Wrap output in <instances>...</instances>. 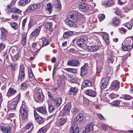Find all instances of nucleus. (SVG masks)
<instances>
[{
	"instance_id": "nucleus-30",
	"label": "nucleus",
	"mask_w": 133,
	"mask_h": 133,
	"mask_svg": "<svg viewBox=\"0 0 133 133\" xmlns=\"http://www.w3.org/2000/svg\"><path fill=\"white\" fill-rule=\"evenodd\" d=\"M36 110L38 112L44 114H45L47 113L45 108L42 107L37 108L36 109Z\"/></svg>"
},
{
	"instance_id": "nucleus-14",
	"label": "nucleus",
	"mask_w": 133,
	"mask_h": 133,
	"mask_svg": "<svg viewBox=\"0 0 133 133\" xmlns=\"http://www.w3.org/2000/svg\"><path fill=\"white\" fill-rule=\"evenodd\" d=\"M79 64V62L77 60H70L67 63V65L70 66H78Z\"/></svg>"
},
{
	"instance_id": "nucleus-45",
	"label": "nucleus",
	"mask_w": 133,
	"mask_h": 133,
	"mask_svg": "<svg viewBox=\"0 0 133 133\" xmlns=\"http://www.w3.org/2000/svg\"><path fill=\"white\" fill-rule=\"evenodd\" d=\"M105 18V16L103 14H99L98 16V18L100 21H102Z\"/></svg>"
},
{
	"instance_id": "nucleus-46",
	"label": "nucleus",
	"mask_w": 133,
	"mask_h": 133,
	"mask_svg": "<svg viewBox=\"0 0 133 133\" xmlns=\"http://www.w3.org/2000/svg\"><path fill=\"white\" fill-rule=\"evenodd\" d=\"M122 101H120L119 100H116L114 101L113 102L112 104L114 106H117L119 104H121Z\"/></svg>"
},
{
	"instance_id": "nucleus-16",
	"label": "nucleus",
	"mask_w": 133,
	"mask_h": 133,
	"mask_svg": "<svg viewBox=\"0 0 133 133\" xmlns=\"http://www.w3.org/2000/svg\"><path fill=\"white\" fill-rule=\"evenodd\" d=\"M94 124L92 122H90L87 124L85 129L87 130V133L92 131L93 130Z\"/></svg>"
},
{
	"instance_id": "nucleus-15",
	"label": "nucleus",
	"mask_w": 133,
	"mask_h": 133,
	"mask_svg": "<svg viewBox=\"0 0 133 133\" xmlns=\"http://www.w3.org/2000/svg\"><path fill=\"white\" fill-rule=\"evenodd\" d=\"M52 100L54 102V104L57 107H59L61 104L62 99L60 98H54L52 97Z\"/></svg>"
},
{
	"instance_id": "nucleus-33",
	"label": "nucleus",
	"mask_w": 133,
	"mask_h": 133,
	"mask_svg": "<svg viewBox=\"0 0 133 133\" xmlns=\"http://www.w3.org/2000/svg\"><path fill=\"white\" fill-rule=\"evenodd\" d=\"M42 40L43 42V44L41 47L46 46L49 44V40L45 37H43L42 39Z\"/></svg>"
},
{
	"instance_id": "nucleus-5",
	"label": "nucleus",
	"mask_w": 133,
	"mask_h": 133,
	"mask_svg": "<svg viewBox=\"0 0 133 133\" xmlns=\"http://www.w3.org/2000/svg\"><path fill=\"white\" fill-rule=\"evenodd\" d=\"M118 51L116 50L113 51L111 53V56L108 58L107 62L108 63H112L115 59H116V55L117 54Z\"/></svg>"
},
{
	"instance_id": "nucleus-8",
	"label": "nucleus",
	"mask_w": 133,
	"mask_h": 133,
	"mask_svg": "<svg viewBox=\"0 0 133 133\" xmlns=\"http://www.w3.org/2000/svg\"><path fill=\"white\" fill-rule=\"evenodd\" d=\"M71 107V104L70 103H69L66 104L63 110L64 115L68 114L69 113Z\"/></svg>"
},
{
	"instance_id": "nucleus-31",
	"label": "nucleus",
	"mask_w": 133,
	"mask_h": 133,
	"mask_svg": "<svg viewBox=\"0 0 133 133\" xmlns=\"http://www.w3.org/2000/svg\"><path fill=\"white\" fill-rule=\"evenodd\" d=\"M53 24L52 22H48L45 25V27L48 29L51 32L52 31L53 29L52 28Z\"/></svg>"
},
{
	"instance_id": "nucleus-40",
	"label": "nucleus",
	"mask_w": 133,
	"mask_h": 133,
	"mask_svg": "<svg viewBox=\"0 0 133 133\" xmlns=\"http://www.w3.org/2000/svg\"><path fill=\"white\" fill-rule=\"evenodd\" d=\"M87 70L86 68L84 67H83L81 68V76H83L85 75L87 73Z\"/></svg>"
},
{
	"instance_id": "nucleus-26",
	"label": "nucleus",
	"mask_w": 133,
	"mask_h": 133,
	"mask_svg": "<svg viewBox=\"0 0 133 133\" xmlns=\"http://www.w3.org/2000/svg\"><path fill=\"white\" fill-rule=\"evenodd\" d=\"M91 85V82L88 80L84 81L82 84V86L84 87L90 86Z\"/></svg>"
},
{
	"instance_id": "nucleus-23",
	"label": "nucleus",
	"mask_w": 133,
	"mask_h": 133,
	"mask_svg": "<svg viewBox=\"0 0 133 133\" xmlns=\"http://www.w3.org/2000/svg\"><path fill=\"white\" fill-rule=\"evenodd\" d=\"M10 11L13 13L11 16L12 18L15 20H16L17 19V8H12L11 9Z\"/></svg>"
},
{
	"instance_id": "nucleus-22",
	"label": "nucleus",
	"mask_w": 133,
	"mask_h": 133,
	"mask_svg": "<svg viewBox=\"0 0 133 133\" xmlns=\"http://www.w3.org/2000/svg\"><path fill=\"white\" fill-rule=\"evenodd\" d=\"M76 123H81L83 120V115L80 114L74 119Z\"/></svg>"
},
{
	"instance_id": "nucleus-62",
	"label": "nucleus",
	"mask_w": 133,
	"mask_h": 133,
	"mask_svg": "<svg viewBox=\"0 0 133 133\" xmlns=\"http://www.w3.org/2000/svg\"><path fill=\"white\" fill-rule=\"evenodd\" d=\"M71 77L68 74H66L65 75V78L66 80H70V79L71 80Z\"/></svg>"
},
{
	"instance_id": "nucleus-51",
	"label": "nucleus",
	"mask_w": 133,
	"mask_h": 133,
	"mask_svg": "<svg viewBox=\"0 0 133 133\" xmlns=\"http://www.w3.org/2000/svg\"><path fill=\"white\" fill-rule=\"evenodd\" d=\"M124 25L129 30L131 29L132 26V25L128 23L125 24Z\"/></svg>"
},
{
	"instance_id": "nucleus-42",
	"label": "nucleus",
	"mask_w": 133,
	"mask_h": 133,
	"mask_svg": "<svg viewBox=\"0 0 133 133\" xmlns=\"http://www.w3.org/2000/svg\"><path fill=\"white\" fill-rule=\"evenodd\" d=\"M27 84L26 82H24L21 84V88L22 89L25 90L27 89Z\"/></svg>"
},
{
	"instance_id": "nucleus-41",
	"label": "nucleus",
	"mask_w": 133,
	"mask_h": 133,
	"mask_svg": "<svg viewBox=\"0 0 133 133\" xmlns=\"http://www.w3.org/2000/svg\"><path fill=\"white\" fill-rule=\"evenodd\" d=\"M66 71L73 73H75L77 72L76 69L71 68H66L65 69Z\"/></svg>"
},
{
	"instance_id": "nucleus-37",
	"label": "nucleus",
	"mask_w": 133,
	"mask_h": 133,
	"mask_svg": "<svg viewBox=\"0 0 133 133\" xmlns=\"http://www.w3.org/2000/svg\"><path fill=\"white\" fill-rule=\"evenodd\" d=\"M103 38L105 41L106 44H109V37L108 34H104L103 36Z\"/></svg>"
},
{
	"instance_id": "nucleus-6",
	"label": "nucleus",
	"mask_w": 133,
	"mask_h": 133,
	"mask_svg": "<svg viewBox=\"0 0 133 133\" xmlns=\"http://www.w3.org/2000/svg\"><path fill=\"white\" fill-rule=\"evenodd\" d=\"M90 6L84 3H82L79 4V10L80 11L83 12H86L88 11L89 10L91 9L89 8Z\"/></svg>"
},
{
	"instance_id": "nucleus-34",
	"label": "nucleus",
	"mask_w": 133,
	"mask_h": 133,
	"mask_svg": "<svg viewBox=\"0 0 133 133\" xmlns=\"http://www.w3.org/2000/svg\"><path fill=\"white\" fill-rule=\"evenodd\" d=\"M16 91L14 90L13 88H10L9 89L7 93V95L8 96L9 95H12L16 93Z\"/></svg>"
},
{
	"instance_id": "nucleus-24",
	"label": "nucleus",
	"mask_w": 133,
	"mask_h": 133,
	"mask_svg": "<svg viewBox=\"0 0 133 133\" xmlns=\"http://www.w3.org/2000/svg\"><path fill=\"white\" fill-rule=\"evenodd\" d=\"M78 91V89L75 87H71L69 91V94L72 95H73L77 92Z\"/></svg>"
},
{
	"instance_id": "nucleus-27",
	"label": "nucleus",
	"mask_w": 133,
	"mask_h": 133,
	"mask_svg": "<svg viewBox=\"0 0 133 133\" xmlns=\"http://www.w3.org/2000/svg\"><path fill=\"white\" fill-rule=\"evenodd\" d=\"M30 1V0H21L18 2V5L20 6H24L28 4Z\"/></svg>"
},
{
	"instance_id": "nucleus-18",
	"label": "nucleus",
	"mask_w": 133,
	"mask_h": 133,
	"mask_svg": "<svg viewBox=\"0 0 133 133\" xmlns=\"http://www.w3.org/2000/svg\"><path fill=\"white\" fill-rule=\"evenodd\" d=\"M1 38L3 40H6L7 38V32L4 29L2 28L1 30Z\"/></svg>"
},
{
	"instance_id": "nucleus-19",
	"label": "nucleus",
	"mask_w": 133,
	"mask_h": 133,
	"mask_svg": "<svg viewBox=\"0 0 133 133\" xmlns=\"http://www.w3.org/2000/svg\"><path fill=\"white\" fill-rule=\"evenodd\" d=\"M85 93L87 95L92 97H95L96 95V91L91 90H87Z\"/></svg>"
},
{
	"instance_id": "nucleus-4",
	"label": "nucleus",
	"mask_w": 133,
	"mask_h": 133,
	"mask_svg": "<svg viewBox=\"0 0 133 133\" xmlns=\"http://www.w3.org/2000/svg\"><path fill=\"white\" fill-rule=\"evenodd\" d=\"M41 7L40 4L38 3L36 4H31L29 5L25 10L26 12H32L36 9H39Z\"/></svg>"
},
{
	"instance_id": "nucleus-61",
	"label": "nucleus",
	"mask_w": 133,
	"mask_h": 133,
	"mask_svg": "<svg viewBox=\"0 0 133 133\" xmlns=\"http://www.w3.org/2000/svg\"><path fill=\"white\" fill-rule=\"evenodd\" d=\"M38 45L39 42H37L35 43H33L32 44V46L33 48H36L37 45Z\"/></svg>"
},
{
	"instance_id": "nucleus-55",
	"label": "nucleus",
	"mask_w": 133,
	"mask_h": 133,
	"mask_svg": "<svg viewBox=\"0 0 133 133\" xmlns=\"http://www.w3.org/2000/svg\"><path fill=\"white\" fill-rule=\"evenodd\" d=\"M126 0H118V4L119 5H121L124 4L126 2Z\"/></svg>"
},
{
	"instance_id": "nucleus-38",
	"label": "nucleus",
	"mask_w": 133,
	"mask_h": 133,
	"mask_svg": "<svg viewBox=\"0 0 133 133\" xmlns=\"http://www.w3.org/2000/svg\"><path fill=\"white\" fill-rule=\"evenodd\" d=\"M48 128L46 126L44 127L39 130L38 132V133H45Z\"/></svg>"
},
{
	"instance_id": "nucleus-56",
	"label": "nucleus",
	"mask_w": 133,
	"mask_h": 133,
	"mask_svg": "<svg viewBox=\"0 0 133 133\" xmlns=\"http://www.w3.org/2000/svg\"><path fill=\"white\" fill-rule=\"evenodd\" d=\"M97 116L98 118L101 120H105V119L103 116L101 114H97Z\"/></svg>"
},
{
	"instance_id": "nucleus-28",
	"label": "nucleus",
	"mask_w": 133,
	"mask_h": 133,
	"mask_svg": "<svg viewBox=\"0 0 133 133\" xmlns=\"http://www.w3.org/2000/svg\"><path fill=\"white\" fill-rule=\"evenodd\" d=\"M53 5L56 8H61V3L59 0L54 1Z\"/></svg>"
},
{
	"instance_id": "nucleus-21",
	"label": "nucleus",
	"mask_w": 133,
	"mask_h": 133,
	"mask_svg": "<svg viewBox=\"0 0 133 133\" xmlns=\"http://www.w3.org/2000/svg\"><path fill=\"white\" fill-rule=\"evenodd\" d=\"M52 6L50 3H48L46 5L45 7V10L47 13L48 14H50L52 10Z\"/></svg>"
},
{
	"instance_id": "nucleus-9",
	"label": "nucleus",
	"mask_w": 133,
	"mask_h": 133,
	"mask_svg": "<svg viewBox=\"0 0 133 133\" xmlns=\"http://www.w3.org/2000/svg\"><path fill=\"white\" fill-rule=\"evenodd\" d=\"M79 128L76 124H73L70 129V133H78Z\"/></svg>"
},
{
	"instance_id": "nucleus-53",
	"label": "nucleus",
	"mask_w": 133,
	"mask_h": 133,
	"mask_svg": "<svg viewBox=\"0 0 133 133\" xmlns=\"http://www.w3.org/2000/svg\"><path fill=\"white\" fill-rule=\"evenodd\" d=\"M123 98L126 100H129L131 98V96L129 95H125L123 96Z\"/></svg>"
},
{
	"instance_id": "nucleus-32",
	"label": "nucleus",
	"mask_w": 133,
	"mask_h": 133,
	"mask_svg": "<svg viewBox=\"0 0 133 133\" xmlns=\"http://www.w3.org/2000/svg\"><path fill=\"white\" fill-rule=\"evenodd\" d=\"M112 22L115 25H118L120 23V20L117 17H115L113 18Z\"/></svg>"
},
{
	"instance_id": "nucleus-12",
	"label": "nucleus",
	"mask_w": 133,
	"mask_h": 133,
	"mask_svg": "<svg viewBox=\"0 0 133 133\" xmlns=\"http://www.w3.org/2000/svg\"><path fill=\"white\" fill-rule=\"evenodd\" d=\"M24 71V68H21L20 69L18 78V80L20 81H22L24 79L25 74Z\"/></svg>"
},
{
	"instance_id": "nucleus-7",
	"label": "nucleus",
	"mask_w": 133,
	"mask_h": 133,
	"mask_svg": "<svg viewBox=\"0 0 133 133\" xmlns=\"http://www.w3.org/2000/svg\"><path fill=\"white\" fill-rule=\"evenodd\" d=\"M109 81V79L108 78H104L102 79L100 85L101 89H103L106 88Z\"/></svg>"
},
{
	"instance_id": "nucleus-13",
	"label": "nucleus",
	"mask_w": 133,
	"mask_h": 133,
	"mask_svg": "<svg viewBox=\"0 0 133 133\" xmlns=\"http://www.w3.org/2000/svg\"><path fill=\"white\" fill-rule=\"evenodd\" d=\"M113 0H105L102 2V4L103 5L107 6H111L114 4Z\"/></svg>"
},
{
	"instance_id": "nucleus-59",
	"label": "nucleus",
	"mask_w": 133,
	"mask_h": 133,
	"mask_svg": "<svg viewBox=\"0 0 133 133\" xmlns=\"http://www.w3.org/2000/svg\"><path fill=\"white\" fill-rule=\"evenodd\" d=\"M34 116L36 120H37L40 116L38 115L36 111L35 110L34 111Z\"/></svg>"
},
{
	"instance_id": "nucleus-2",
	"label": "nucleus",
	"mask_w": 133,
	"mask_h": 133,
	"mask_svg": "<svg viewBox=\"0 0 133 133\" xmlns=\"http://www.w3.org/2000/svg\"><path fill=\"white\" fill-rule=\"evenodd\" d=\"M88 38L85 35L81 36L76 41L77 45L79 47L83 48L86 45Z\"/></svg>"
},
{
	"instance_id": "nucleus-36",
	"label": "nucleus",
	"mask_w": 133,
	"mask_h": 133,
	"mask_svg": "<svg viewBox=\"0 0 133 133\" xmlns=\"http://www.w3.org/2000/svg\"><path fill=\"white\" fill-rule=\"evenodd\" d=\"M39 91L40 92L38 93V91L37 92V96L39 99L42 100L44 96L43 93L42 92V90L41 89H40L39 90Z\"/></svg>"
},
{
	"instance_id": "nucleus-29",
	"label": "nucleus",
	"mask_w": 133,
	"mask_h": 133,
	"mask_svg": "<svg viewBox=\"0 0 133 133\" xmlns=\"http://www.w3.org/2000/svg\"><path fill=\"white\" fill-rule=\"evenodd\" d=\"M74 33V32L72 31H67L64 33L63 37L65 38H68L69 36L72 35Z\"/></svg>"
},
{
	"instance_id": "nucleus-63",
	"label": "nucleus",
	"mask_w": 133,
	"mask_h": 133,
	"mask_svg": "<svg viewBox=\"0 0 133 133\" xmlns=\"http://www.w3.org/2000/svg\"><path fill=\"white\" fill-rule=\"evenodd\" d=\"M29 76L30 78L31 79L32 78H33V75L31 70L30 71L29 74Z\"/></svg>"
},
{
	"instance_id": "nucleus-17",
	"label": "nucleus",
	"mask_w": 133,
	"mask_h": 133,
	"mask_svg": "<svg viewBox=\"0 0 133 133\" xmlns=\"http://www.w3.org/2000/svg\"><path fill=\"white\" fill-rule=\"evenodd\" d=\"M131 38L132 41V44L128 45H123L122 46V49L124 51H127L130 50L133 48V36H131Z\"/></svg>"
},
{
	"instance_id": "nucleus-49",
	"label": "nucleus",
	"mask_w": 133,
	"mask_h": 133,
	"mask_svg": "<svg viewBox=\"0 0 133 133\" xmlns=\"http://www.w3.org/2000/svg\"><path fill=\"white\" fill-rule=\"evenodd\" d=\"M36 120H37L39 124L42 123L44 122L43 119L42 118L41 116Z\"/></svg>"
},
{
	"instance_id": "nucleus-54",
	"label": "nucleus",
	"mask_w": 133,
	"mask_h": 133,
	"mask_svg": "<svg viewBox=\"0 0 133 133\" xmlns=\"http://www.w3.org/2000/svg\"><path fill=\"white\" fill-rule=\"evenodd\" d=\"M116 97V95L112 93L110 94L109 96V97L110 99H112L115 98Z\"/></svg>"
},
{
	"instance_id": "nucleus-1",
	"label": "nucleus",
	"mask_w": 133,
	"mask_h": 133,
	"mask_svg": "<svg viewBox=\"0 0 133 133\" xmlns=\"http://www.w3.org/2000/svg\"><path fill=\"white\" fill-rule=\"evenodd\" d=\"M67 16L68 19L65 20V23L67 25L73 28L76 27L75 23L78 22L83 16L79 12L74 11L69 12Z\"/></svg>"
},
{
	"instance_id": "nucleus-60",
	"label": "nucleus",
	"mask_w": 133,
	"mask_h": 133,
	"mask_svg": "<svg viewBox=\"0 0 133 133\" xmlns=\"http://www.w3.org/2000/svg\"><path fill=\"white\" fill-rule=\"evenodd\" d=\"M39 45H37V46L36 48L37 49V52H39V50H40L41 48V44L39 42Z\"/></svg>"
},
{
	"instance_id": "nucleus-57",
	"label": "nucleus",
	"mask_w": 133,
	"mask_h": 133,
	"mask_svg": "<svg viewBox=\"0 0 133 133\" xmlns=\"http://www.w3.org/2000/svg\"><path fill=\"white\" fill-rule=\"evenodd\" d=\"M11 27L14 29L15 30L16 28V27L17 24L15 22H13L11 24Z\"/></svg>"
},
{
	"instance_id": "nucleus-48",
	"label": "nucleus",
	"mask_w": 133,
	"mask_h": 133,
	"mask_svg": "<svg viewBox=\"0 0 133 133\" xmlns=\"http://www.w3.org/2000/svg\"><path fill=\"white\" fill-rule=\"evenodd\" d=\"M5 45L3 42L0 43V52L3 50L5 47Z\"/></svg>"
},
{
	"instance_id": "nucleus-58",
	"label": "nucleus",
	"mask_w": 133,
	"mask_h": 133,
	"mask_svg": "<svg viewBox=\"0 0 133 133\" xmlns=\"http://www.w3.org/2000/svg\"><path fill=\"white\" fill-rule=\"evenodd\" d=\"M27 21V18H25L24 19L22 22V28L23 29L24 28L26 22Z\"/></svg>"
},
{
	"instance_id": "nucleus-35",
	"label": "nucleus",
	"mask_w": 133,
	"mask_h": 133,
	"mask_svg": "<svg viewBox=\"0 0 133 133\" xmlns=\"http://www.w3.org/2000/svg\"><path fill=\"white\" fill-rule=\"evenodd\" d=\"M55 108L53 105L51 104L48 105V110L49 113L53 114L54 112Z\"/></svg>"
},
{
	"instance_id": "nucleus-50",
	"label": "nucleus",
	"mask_w": 133,
	"mask_h": 133,
	"mask_svg": "<svg viewBox=\"0 0 133 133\" xmlns=\"http://www.w3.org/2000/svg\"><path fill=\"white\" fill-rule=\"evenodd\" d=\"M83 103L85 105H88L89 103V100L85 98H83Z\"/></svg>"
},
{
	"instance_id": "nucleus-52",
	"label": "nucleus",
	"mask_w": 133,
	"mask_h": 133,
	"mask_svg": "<svg viewBox=\"0 0 133 133\" xmlns=\"http://www.w3.org/2000/svg\"><path fill=\"white\" fill-rule=\"evenodd\" d=\"M33 25L32 21L31 20H30L28 25V30L30 29L32 27Z\"/></svg>"
},
{
	"instance_id": "nucleus-10",
	"label": "nucleus",
	"mask_w": 133,
	"mask_h": 133,
	"mask_svg": "<svg viewBox=\"0 0 133 133\" xmlns=\"http://www.w3.org/2000/svg\"><path fill=\"white\" fill-rule=\"evenodd\" d=\"M119 82L117 81H113L111 84V88L112 90H117L119 88Z\"/></svg>"
},
{
	"instance_id": "nucleus-64",
	"label": "nucleus",
	"mask_w": 133,
	"mask_h": 133,
	"mask_svg": "<svg viewBox=\"0 0 133 133\" xmlns=\"http://www.w3.org/2000/svg\"><path fill=\"white\" fill-rule=\"evenodd\" d=\"M71 82L72 83H77V81L75 78H73L71 79Z\"/></svg>"
},
{
	"instance_id": "nucleus-3",
	"label": "nucleus",
	"mask_w": 133,
	"mask_h": 133,
	"mask_svg": "<svg viewBox=\"0 0 133 133\" xmlns=\"http://www.w3.org/2000/svg\"><path fill=\"white\" fill-rule=\"evenodd\" d=\"M28 109L27 107L24 105H22L19 110V116L22 119H25L28 117Z\"/></svg>"
},
{
	"instance_id": "nucleus-44",
	"label": "nucleus",
	"mask_w": 133,
	"mask_h": 133,
	"mask_svg": "<svg viewBox=\"0 0 133 133\" xmlns=\"http://www.w3.org/2000/svg\"><path fill=\"white\" fill-rule=\"evenodd\" d=\"M39 32V29H35L31 33V35L32 36H35L36 35L38 34Z\"/></svg>"
},
{
	"instance_id": "nucleus-20",
	"label": "nucleus",
	"mask_w": 133,
	"mask_h": 133,
	"mask_svg": "<svg viewBox=\"0 0 133 133\" xmlns=\"http://www.w3.org/2000/svg\"><path fill=\"white\" fill-rule=\"evenodd\" d=\"M1 130L4 133H11V129L9 127H6L3 126L0 127Z\"/></svg>"
},
{
	"instance_id": "nucleus-25",
	"label": "nucleus",
	"mask_w": 133,
	"mask_h": 133,
	"mask_svg": "<svg viewBox=\"0 0 133 133\" xmlns=\"http://www.w3.org/2000/svg\"><path fill=\"white\" fill-rule=\"evenodd\" d=\"M27 35V33H26L24 32L22 34V39L21 40V43L23 45H25L26 44Z\"/></svg>"
},
{
	"instance_id": "nucleus-39",
	"label": "nucleus",
	"mask_w": 133,
	"mask_h": 133,
	"mask_svg": "<svg viewBox=\"0 0 133 133\" xmlns=\"http://www.w3.org/2000/svg\"><path fill=\"white\" fill-rule=\"evenodd\" d=\"M66 121V120L65 118H62L60 119L59 121V123L58 125L59 126H62L63 125Z\"/></svg>"
},
{
	"instance_id": "nucleus-11",
	"label": "nucleus",
	"mask_w": 133,
	"mask_h": 133,
	"mask_svg": "<svg viewBox=\"0 0 133 133\" xmlns=\"http://www.w3.org/2000/svg\"><path fill=\"white\" fill-rule=\"evenodd\" d=\"M99 47L98 45H91L88 46L87 48V50L91 52H95L99 49Z\"/></svg>"
},
{
	"instance_id": "nucleus-47",
	"label": "nucleus",
	"mask_w": 133,
	"mask_h": 133,
	"mask_svg": "<svg viewBox=\"0 0 133 133\" xmlns=\"http://www.w3.org/2000/svg\"><path fill=\"white\" fill-rule=\"evenodd\" d=\"M33 125L32 124V123L29 122L26 125V129H28L31 127H32V128H33Z\"/></svg>"
},
{
	"instance_id": "nucleus-43",
	"label": "nucleus",
	"mask_w": 133,
	"mask_h": 133,
	"mask_svg": "<svg viewBox=\"0 0 133 133\" xmlns=\"http://www.w3.org/2000/svg\"><path fill=\"white\" fill-rule=\"evenodd\" d=\"M16 105L17 104L16 103L12 102L11 103L10 105V108L11 109H14L16 108Z\"/></svg>"
}]
</instances>
